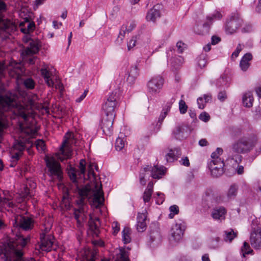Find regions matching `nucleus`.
<instances>
[{
	"instance_id": "57",
	"label": "nucleus",
	"mask_w": 261,
	"mask_h": 261,
	"mask_svg": "<svg viewBox=\"0 0 261 261\" xmlns=\"http://www.w3.org/2000/svg\"><path fill=\"white\" fill-rule=\"evenodd\" d=\"M226 98V94L224 91L220 92L218 95V98L220 101H224Z\"/></svg>"
},
{
	"instance_id": "55",
	"label": "nucleus",
	"mask_w": 261,
	"mask_h": 261,
	"mask_svg": "<svg viewBox=\"0 0 261 261\" xmlns=\"http://www.w3.org/2000/svg\"><path fill=\"white\" fill-rule=\"evenodd\" d=\"M112 228L114 230V233L117 234L120 230L118 223L117 222H113L112 224Z\"/></svg>"
},
{
	"instance_id": "1",
	"label": "nucleus",
	"mask_w": 261,
	"mask_h": 261,
	"mask_svg": "<svg viewBox=\"0 0 261 261\" xmlns=\"http://www.w3.org/2000/svg\"><path fill=\"white\" fill-rule=\"evenodd\" d=\"M36 107L35 99L29 100V104L18 103L13 98L8 96H0V143L3 139V131L7 126V116L4 112L12 111L14 114L21 117L25 122L31 113V109Z\"/></svg>"
},
{
	"instance_id": "27",
	"label": "nucleus",
	"mask_w": 261,
	"mask_h": 261,
	"mask_svg": "<svg viewBox=\"0 0 261 261\" xmlns=\"http://www.w3.org/2000/svg\"><path fill=\"white\" fill-rule=\"evenodd\" d=\"M252 59V56L250 53H247L242 57L240 62L241 69L245 71L250 66V61Z\"/></svg>"
},
{
	"instance_id": "30",
	"label": "nucleus",
	"mask_w": 261,
	"mask_h": 261,
	"mask_svg": "<svg viewBox=\"0 0 261 261\" xmlns=\"http://www.w3.org/2000/svg\"><path fill=\"white\" fill-rule=\"evenodd\" d=\"M99 219L95 218V219H93L90 217L89 221V226L90 229L93 232V234L97 236L99 233Z\"/></svg>"
},
{
	"instance_id": "15",
	"label": "nucleus",
	"mask_w": 261,
	"mask_h": 261,
	"mask_svg": "<svg viewBox=\"0 0 261 261\" xmlns=\"http://www.w3.org/2000/svg\"><path fill=\"white\" fill-rule=\"evenodd\" d=\"M15 223L17 226L28 230L33 228L34 222L32 218L22 215H17L15 218Z\"/></svg>"
},
{
	"instance_id": "63",
	"label": "nucleus",
	"mask_w": 261,
	"mask_h": 261,
	"mask_svg": "<svg viewBox=\"0 0 261 261\" xmlns=\"http://www.w3.org/2000/svg\"><path fill=\"white\" fill-rule=\"evenodd\" d=\"M54 28L56 29H59L60 26L62 25L61 22H58L57 21H54L53 22Z\"/></svg>"
},
{
	"instance_id": "61",
	"label": "nucleus",
	"mask_w": 261,
	"mask_h": 261,
	"mask_svg": "<svg viewBox=\"0 0 261 261\" xmlns=\"http://www.w3.org/2000/svg\"><path fill=\"white\" fill-rule=\"evenodd\" d=\"M198 144L200 146L202 147L206 146L208 144V142L205 139H202L200 140L199 141Z\"/></svg>"
},
{
	"instance_id": "64",
	"label": "nucleus",
	"mask_w": 261,
	"mask_h": 261,
	"mask_svg": "<svg viewBox=\"0 0 261 261\" xmlns=\"http://www.w3.org/2000/svg\"><path fill=\"white\" fill-rule=\"evenodd\" d=\"M70 177L73 182H76V173L74 171L72 172L71 175H70Z\"/></svg>"
},
{
	"instance_id": "21",
	"label": "nucleus",
	"mask_w": 261,
	"mask_h": 261,
	"mask_svg": "<svg viewBox=\"0 0 261 261\" xmlns=\"http://www.w3.org/2000/svg\"><path fill=\"white\" fill-rule=\"evenodd\" d=\"M114 118L115 116H113L112 114L111 116L106 115V117L102 121V128L103 132L107 135H110L111 134Z\"/></svg>"
},
{
	"instance_id": "16",
	"label": "nucleus",
	"mask_w": 261,
	"mask_h": 261,
	"mask_svg": "<svg viewBox=\"0 0 261 261\" xmlns=\"http://www.w3.org/2000/svg\"><path fill=\"white\" fill-rule=\"evenodd\" d=\"M185 228V223L182 220L176 222L173 226L171 229V235L175 241H178L182 238Z\"/></svg>"
},
{
	"instance_id": "18",
	"label": "nucleus",
	"mask_w": 261,
	"mask_h": 261,
	"mask_svg": "<svg viewBox=\"0 0 261 261\" xmlns=\"http://www.w3.org/2000/svg\"><path fill=\"white\" fill-rule=\"evenodd\" d=\"M162 9V6L157 4L150 9L146 16V19L147 21L154 22L157 19L161 17V11Z\"/></svg>"
},
{
	"instance_id": "7",
	"label": "nucleus",
	"mask_w": 261,
	"mask_h": 261,
	"mask_svg": "<svg viewBox=\"0 0 261 261\" xmlns=\"http://www.w3.org/2000/svg\"><path fill=\"white\" fill-rule=\"evenodd\" d=\"M256 142L257 140L255 138H241L232 145V151L239 154L247 152L252 149Z\"/></svg>"
},
{
	"instance_id": "54",
	"label": "nucleus",
	"mask_w": 261,
	"mask_h": 261,
	"mask_svg": "<svg viewBox=\"0 0 261 261\" xmlns=\"http://www.w3.org/2000/svg\"><path fill=\"white\" fill-rule=\"evenodd\" d=\"M242 50V47L240 44H239L237 46L236 50L232 54L231 58H236L239 56V53Z\"/></svg>"
},
{
	"instance_id": "58",
	"label": "nucleus",
	"mask_w": 261,
	"mask_h": 261,
	"mask_svg": "<svg viewBox=\"0 0 261 261\" xmlns=\"http://www.w3.org/2000/svg\"><path fill=\"white\" fill-rule=\"evenodd\" d=\"M220 40H221V39L220 37L216 36H212V37L211 38V43L213 45H215V44L218 43L220 41Z\"/></svg>"
},
{
	"instance_id": "9",
	"label": "nucleus",
	"mask_w": 261,
	"mask_h": 261,
	"mask_svg": "<svg viewBox=\"0 0 261 261\" xmlns=\"http://www.w3.org/2000/svg\"><path fill=\"white\" fill-rule=\"evenodd\" d=\"M17 28L15 22L8 19H4L0 15V37L2 39L8 38L16 31Z\"/></svg>"
},
{
	"instance_id": "31",
	"label": "nucleus",
	"mask_w": 261,
	"mask_h": 261,
	"mask_svg": "<svg viewBox=\"0 0 261 261\" xmlns=\"http://www.w3.org/2000/svg\"><path fill=\"white\" fill-rule=\"evenodd\" d=\"M153 182L150 181L143 193V199L144 202H148L150 200L153 192Z\"/></svg>"
},
{
	"instance_id": "37",
	"label": "nucleus",
	"mask_w": 261,
	"mask_h": 261,
	"mask_svg": "<svg viewBox=\"0 0 261 261\" xmlns=\"http://www.w3.org/2000/svg\"><path fill=\"white\" fill-rule=\"evenodd\" d=\"M237 236V233L232 229L224 231V240L226 242H231Z\"/></svg>"
},
{
	"instance_id": "23",
	"label": "nucleus",
	"mask_w": 261,
	"mask_h": 261,
	"mask_svg": "<svg viewBox=\"0 0 261 261\" xmlns=\"http://www.w3.org/2000/svg\"><path fill=\"white\" fill-rule=\"evenodd\" d=\"M41 75L44 79L45 82L49 87H54V82L51 78L52 73L49 71V67L46 65H43L40 69Z\"/></svg>"
},
{
	"instance_id": "8",
	"label": "nucleus",
	"mask_w": 261,
	"mask_h": 261,
	"mask_svg": "<svg viewBox=\"0 0 261 261\" xmlns=\"http://www.w3.org/2000/svg\"><path fill=\"white\" fill-rule=\"evenodd\" d=\"M75 143L73 134L72 133H66L64 136V140L60 147V151L63 156H61L59 153H57L58 159L63 161L65 159L70 158L72 151L71 145Z\"/></svg>"
},
{
	"instance_id": "3",
	"label": "nucleus",
	"mask_w": 261,
	"mask_h": 261,
	"mask_svg": "<svg viewBox=\"0 0 261 261\" xmlns=\"http://www.w3.org/2000/svg\"><path fill=\"white\" fill-rule=\"evenodd\" d=\"M19 129L21 131L20 136L19 140L15 141L11 151V158L16 161L19 159L27 144L31 146L32 145L33 143L30 140V138L33 137L36 133V130L28 126H25L21 123L19 124Z\"/></svg>"
},
{
	"instance_id": "12",
	"label": "nucleus",
	"mask_w": 261,
	"mask_h": 261,
	"mask_svg": "<svg viewBox=\"0 0 261 261\" xmlns=\"http://www.w3.org/2000/svg\"><path fill=\"white\" fill-rule=\"evenodd\" d=\"M39 51V47L36 41H32L30 43V46L25 48L21 53L23 60L27 61L30 64H34L35 57L33 56L37 54Z\"/></svg>"
},
{
	"instance_id": "40",
	"label": "nucleus",
	"mask_w": 261,
	"mask_h": 261,
	"mask_svg": "<svg viewBox=\"0 0 261 261\" xmlns=\"http://www.w3.org/2000/svg\"><path fill=\"white\" fill-rule=\"evenodd\" d=\"M223 153V149L221 148H217L216 150L213 152L211 155L212 157V161L211 162H214L216 163L217 162V160H221L219 156L222 154Z\"/></svg>"
},
{
	"instance_id": "51",
	"label": "nucleus",
	"mask_w": 261,
	"mask_h": 261,
	"mask_svg": "<svg viewBox=\"0 0 261 261\" xmlns=\"http://www.w3.org/2000/svg\"><path fill=\"white\" fill-rule=\"evenodd\" d=\"M178 51L179 53H182L184 49L186 48V44L181 41H178L176 43Z\"/></svg>"
},
{
	"instance_id": "24",
	"label": "nucleus",
	"mask_w": 261,
	"mask_h": 261,
	"mask_svg": "<svg viewBox=\"0 0 261 261\" xmlns=\"http://www.w3.org/2000/svg\"><path fill=\"white\" fill-rule=\"evenodd\" d=\"M74 214L77 221V227H81L86 218L84 206H81L78 209L75 210Z\"/></svg>"
},
{
	"instance_id": "4",
	"label": "nucleus",
	"mask_w": 261,
	"mask_h": 261,
	"mask_svg": "<svg viewBox=\"0 0 261 261\" xmlns=\"http://www.w3.org/2000/svg\"><path fill=\"white\" fill-rule=\"evenodd\" d=\"M78 193L81 197L78 204L83 205L85 198H88L91 206L97 208L101 205L103 202V196L101 185L95 184L94 189H91L89 186L80 189L78 188Z\"/></svg>"
},
{
	"instance_id": "2",
	"label": "nucleus",
	"mask_w": 261,
	"mask_h": 261,
	"mask_svg": "<svg viewBox=\"0 0 261 261\" xmlns=\"http://www.w3.org/2000/svg\"><path fill=\"white\" fill-rule=\"evenodd\" d=\"M29 237L17 236L14 242L5 245L0 251V255L5 261H36L34 258L22 259V248L30 242Z\"/></svg>"
},
{
	"instance_id": "48",
	"label": "nucleus",
	"mask_w": 261,
	"mask_h": 261,
	"mask_svg": "<svg viewBox=\"0 0 261 261\" xmlns=\"http://www.w3.org/2000/svg\"><path fill=\"white\" fill-rule=\"evenodd\" d=\"M179 109L180 113L185 114L186 113L188 107L183 100H180L179 102Z\"/></svg>"
},
{
	"instance_id": "38",
	"label": "nucleus",
	"mask_w": 261,
	"mask_h": 261,
	"mask_svg": "<svg viewBox=\"0 0 261 261\" xmlns=\"http://www.w3.org/2000/svg\"><path fill=\"white\" fill-rule=\"evenodd\" d=\"M115 261H130L127 252L123 249H120L119 252L116 255Z\"/></svg>"
},
{
	"instance_id": "39",
	"label": "nucleus",
	"mask_w": 261,
	"mask_h": 261,
	"mask_svg": "<svg viewBox=\"0 0 261 261\" xmlns=\"http://www.w3.org/2000/svg\"><path fill=\"white\" fill-rule=\"evenodd\" d=\"M122 239L125 244L130 242V230L128 227H125L122 231Z\"/></svg>"
},
{
	"instance_id": "22",
	"label": "nucleus",
	"mask_w": 261,
	"mask_h": 261,
	"mask_svg": "<svg viewBox=\"0 0 261 261\" xmlns=\"http://www.w3.org/2000/svg\"><path fill=\"white\" fill-rule=\"evenodd\" d=\"M35 27V23L28 18H25L24 20L20 22L19 24L21 32L25 34L32 32L34 30Z\"/></svg>"
},
{
	"instance_id": "60",
	"label": "nucleus",
	"mask_w": 261,
	"mask_h": 261,
	"mask_svg": "<svg viewBox=\"0 0 261 261\" xmlns=\"http://www.w3.org/2000/svg\"><path fill=\"white\" fill-rule=\"evenodd\" d=\"M87 92H88L87 90H85L84 93L79 98H77L76 99V100H75L76 102H81L86 96Z\"/></svg>"
},
{
	"instance_id": "32",
	"label": "nucleus",
	"mask_w": 261,
	"mask_h": 261,
	"mask_svg": "<svg viewBox=\"0 0 261 261\" xmlns=\"http://www.w3.org/2000/svg\"><path fill=\"white\" fill-rule=\"evenodd\" d=\"M242 101L245 107L250 108L253 105L254 98L253 94L250 92L245 93L243 96Z\"/></svg>"
},
{
	"instance_id": "11",
	"label": "nucleus",
	"mask_w": 261,
	"mask_h": 261,
	"mask_svg": "<svg viewBox=\"0 0 261 261\" xmlns=\"http://www.w3.org/2000/svg\"><path fill=\"white\" fill-rule=\"evenodd\" d=\"M45 162L48 168L49 174L51 176H56L61 179L62 172L60 164L53 157L46 158Z\"/></svg>"
},
{
	"instance_id": "62",
	"label": "nucleus",
	"mask_w": 261,
	"mask_h": 261,
	"mask_svg": "<svg viewBox=\"0 0 261 261\" xmlns=\"http://www.w3.org/2000/svg\"><path fill=\"white\" fill-rule=\"evenodd\" d=\"M181 162H182V164L185 166H189L190 165V162H189V159L187 157H185V158L182 159L181 160Z\"/></svg>"
},
{
	"instance_id": "34",
	"label": "nucleus",
	"mask_w": 261,
	"mask_h": 261,
	"mask_svg": "<svg viewBox=\"0 0 261 261\" xmlns=\"http://www.w3.org/2000/svg\"><path fill=\"white\" fill-rule=\"evenodd\" d=\"M212 99V96L210 94H204L203 97H199L197 99V104L198 108L203 109L205 107L206 103L208 102Z\"/></svg>"
},
{
	"instance_id": "50",
	"label": "nucleus",
	"mask_w": 261,
	"mask_h": 261,
	"mask_svg": "<svg viewBox=\"0 0 261 261\" xmlns=\"http://www.w3.org/2000/svg\"><path fill=\"white\" fill-rule=\"evenodd\" d=\"M199 118L202 121L206 122L210 120V116L207 113L203 112L200 115Z\"/></svg>"
},
{
	"instance_id": "53",
	"label": "nucleus",
	"mask_w": 261,
	"mask_h": 261,
	"mask_svg": "<svg viewBox=\"0 0 261 261\" xmlns=\"http://www.w3.org/2000/svg\"><path fill=\"white\" fill-rule=\"evenodd\" d=\"M127 27V33L130 32L136 26L134 22H128L127 24H123Z\"/></svg>"
},
{
	"instance_id": "14",
	"label": "nucleus",
	"mask_w": 261,
	"mask_h": 261,
	"mask_svg": "<svg viewBox=\"0 0 261 261\" xmlns=\"http://www.w3.org/2000/svg\"><path fill=\"white\" fill-rule=\"evenodd\" d=\"M164 84V79L160 75L152 77L147 83L148 90L150 93L156 94L160 92Z\"/></svg>"
},
{
	"instance_id": "5",
	"label": "nucleus",
	"mask_w": 261,
	"mask_h": 261,
	"mask_svg": "<svg viewBox=\"0 0 261 261\" xmlns=\"http://www.w3.org/2000/svg\"><path fill=\"white\" fill-rule=\"evenodd\" d=\"M165 168L163 166H154L153 167L146 166L141 170L140 174V182L144 186L150 175L154 179H159L164 175Z\"/></svg>"
},
{
	"instance_id": "45",
	"label": "nucleus",
	"mask_w": 261,
	"mask_h": 261,
	"mask_svg": "<svg viewBox=\"0 0 261 261\" xmlns=\"http://www.w3.org/2000/svg\"><path fill=\"white\" fill-rule=\"evenodd\" d=\"M243 256H245V254H249L252 252V250L251 249L249 244L247 242H245L243 244V246L241 249Z\"/></svg>"
},
{
	"instance_id": "36",
	"label": "nucleus",
	"mask_w": 261,
	"mask_h": 261,
	"mask_svg": "<svg viewBox=\"0 0 261 261\" xmlns=\"http://www.w3.org/2000/svg\"><path fill=\"white\" fill-rule=\"evenodd\" d=\"M180 155V151L178 149L176 148L174 150H171L166 155V160L167 162H172Z\"/></svg>"
},
{
	"instance_id": "26",
	"label": "nucleus",
	"mask_w": 261,
	"mask_h": 261,
	"mask_svg": "<svg viewBox=\"0 0 261 261\" xmlns=\"http://www.w3.org/2000/svg\"><path fill=\"white\" fill-rule=\"evenodd\" d=\"M139 74V69L138 66L137 65L132 66L128 72V77L126 80L128 83L130 85L134 84Z\"/></svg>"
},
{
	"instance_id": "6",
	"label": "nucleus",
	"mask_w": 261,
	"mask_h": 261,
	"mask_svg": "<svg viewBox=\"0 0 261 261\" xmlns=\"http://www.w3.org/2000/svg\"><path fill=\"white\" fill-rule=\"evenodd\" d=\"M261 218L253 219L251 224L250 242L255 249H261Z\"/></svg>"
},
{
	"instance_id": "35",
	"label": "nucleus",
	"mask_w": 261,
	"mask_h": 261,
	"mask_svg": "<svg viewBox=\"0 0 261 261\" xmlns=\"http://www.w3.org/2000/svg\"><path fill=\"white\" fill-rule=\"evenodd\" d=\"M187 129L184 126H177L173 131V134L178 139H181L186 137L185 130Z\"/></svg>"
},
{
	"instance_id": "41",
	"label": "nucleus",
	"mask_w": 261,
	"mask_h": 261,
	"mask_svg": "<svg viewBox=\"0 0 261 261\" xmlns=\"http://www.w3.org/2000/svg\"><path fill=\"white\" fill-rule=\"evenodd\" d=\"M125 145V141L120 138L118 137L115 143V148L117 150L120 151L124 147Z\"/></svg>"
},
{
	"instance_id": "19",
	"label": "nucleus",
	"mask_w": 261,
	"mask_h": 261,
	"mask_svg": "<svg viewBox=\"0 0 261 261\" xmlns=\"http://www.w3.org/2000/svg\"><path fill=\"white\" fill-rule=\"evenodd\" d=\"M224 163L221 160H217L216 163L211 162L209 164V168L212 175L214 177H219L223 173Z\"/></svg>"
},
{
	"instance_id": "28",
	"label": "nucleus",
	"mask_w": 261,
	"mask_h": 261,
	"mask_svg": "<svg viewBox=\"0 0 261 261\" xmlns=\"http://www.w3.org/2000/svg\"><path fill=\"white\" fill-rule=\"evenodd\" d=\"M13 197L9 193H4V196L0 199V205L8 206L9 207H13L15 205L13 200Z\"/></svg>"
},
{
	"instance_id": "17",
	"label": "nucleus",
	"mask_w": 261,
	"mask_h": 261,
	"mask_svg": "<svg viewBox=\"0 0 261 261\" xmlns=\"http://www.w3.org/2000/svg\"><path fill=\"white\" fill-rule=\"evenodd\" d=\"M54 237L51 235L41 234L39 248L42 251H50L54 242Z\"/></svg>"
},
{
	"instance_id": "43",
	"label": "nucleus",
	"mask_w": 261,
	"mask_h": 261,
	"mask_svg": "<svg viewBox=\"0 0 261 261\" xmlns=\"http://www.w3.org/2000/svg\"><path fill=\"white\" fill-rule=\"evenodd\" d=\"M34 145L36 146V148L40 151H44L45 149L44 142L42 140H37L35 143Z\"/></svg>"
},
{
	"instance_id": "13",
	"label": "nucleus",
	"mask_w": 261,
	"mask_h": 261,
	"mask_svg": "<svg viewBox=\"0 0 261 261\" xmlns=\"http://www.w3.org/2000/svg\"><path fill=\"white\" fill-rule=\"evenodd\" d=\"M117 95L116 93H112L103 106V110L106 115L115 116V110L117 105Z\"/></svg>"
},
{
	"instance_id": "56",
	"label": "nucleus",
	"mask_w": 261,
	"mask_h": 261,
	"mask_svg": "<svg viewBox=\"0 0 261 261\" xmlns=\"http://www.w3.org/2000/svg\"><path fill=\"white\" fill-rule=\"evenodd\" d=\"M206 61L204 58H200L198 61V65L200 68H203L205 66Z\"/></svg>"
},
{
	"instance_id": "46",
	"label": "nucleus",
	"mask_w": 261,
	"mask_h": 261,
	"mask_svg": "<svg viewBox=\"0 0 261 261\" xmlns=\"http://www.w3.org/2000/svg\"><path fill=\"white\" fill-rule=\"evenodd\" d=\"M170 213L169 215V217L171 219L173 218L175 215L179 213V208L176 205H173L169 207Z\"/></svg>"
},
{
	"instance_id": "52",
	"label": "nucleus",
	"mask_w": 261,
	"mask_h": 261,
	"mask_svg": "<svg viewBox=\"0 0 261 261\" xmlns=\"http://www.w3.org/2000/svg\"><path fill=\"white\" fill-rule=\"evenodd\" d=\"M54 86L55 88L58 89L61 93H63L64 91V87L63 84L59 81H57L55 84L54 83Z\"/></svg>"
},
{
	"instance_id": "59",
	"label": "nucleus",
	"mask_w": 261,
	"mask_h": 261,
	"mask_svg": "<svg viewBox=\"0 0 261 261\" xmlns=\"http://www.w3.org/2000/svg\"><path fill=\"white\" fill-rule=\"evenodd\" d=\"M156 195L159 197V199L157 200L156 202L158 204L162 203L164 200V194L158 192L156 193Z\"/></svg>"
},
{
	"instance_id": "47",
	"label": "nucleus",
	"mask_w": 261,
	"mask_h": 261,
	"mask_svg": "<svg viewBox=\"0 0 261 261\" xmlns=\"http://www.w3.org/2000/svg\"><path fill=\"white\" fill-rule=\"evenodd\" d=\"M24 85L27 88L32 89L34 88L35 82L31 78H28L23 82Z\"/></svg>"
},
{
	"instance_id": "25",
	"label": "nucleus",
	"mask_w": 261,
	"mask_h": 261,
	"mask_svg": "<svg viewBox=\"0 0 261 261\" xmlns=\"http://www.w3.org/2000/svg\"><path fill=\"white\" fill-rule=\"evenodd\" d=\"M146 212L138 213L137 217V229L140 232L144 231L146 228Z\"/></svg>"
},
{
	"instance_id": "42",
	"label": "nucleus",
	"mask_w": 261,
	"mask_h": 261,
	"mask_svg": "<svg viewBox=\"0 0 261 261\" xmlns=\"http://www.w3.org/2000/svg\"><path fill=\"white\" fill-rule=\"evenodd\" d=\"M127 32V27L126 25H122L119 33V35L118 36V41H120L121 42L125 37V34Z\"/></svg>"
},
{
	"instance_id": "49",
	"label": "nucleus",
	"mask_w": 261,
	"mask_h": 261,
	"mask_svg": "<svg viewBox=\"0 0 261 261\" xmlns=\"http://www.w3.org/2000/svg\"><path fill=\"white\" fill-rule=\"evenodd\" d=\"M86 162L84 160H81L80 161V165H79V169L80 172L81 174H84L86 171L85 168Z\"/></svg>"
},
{
	"instance_id": "10",
	"label": "nucleus",
	"mask_w": 261,
	"mask_h": 261,
	"mask_svg": "<svg viewBox=\"0 0 261 261\" xmlns=\"http://www.w3.org/2000/svg\"><path fill=\"white\" fill-rule=\"evenodd\" d=\"M222 17V14L218 12L215 11L211 15L206 17V22L202 25L198 26L195 30V32L199 35H205L208 33L211 24L215 20L220 19Z\"/></svg>"
},
{
	"instance_id": "44",
	"label": "nucleus",
	"mask_w": 261,
	"mask_h": 261,
	"mask_svg": "<svg viewBox=\"0 0 261 261\" xmlns=\"http://www.w3.org/2000/svg\"><path fill=\"white\" fill-rule=\"evenodd\" d=\"M137 36H133L127 42V49L130 50L131 49L133 48L136 44V42L137 41Z\"/></svg>"
},
{
	"instance_id": "33",
	"label": "nucleus",
	"mask_w": 261,
	"mask_h": 261,
	"mask_svg": "<svg viewBox=\"0 0 261 261\" xmlns=\"http://www.w3.org/2000/svg\"><path fill=\"white\" fill-rule=\"evenodd\" d=\"M238 189V187L236 185L233 184L231 185L227 192L226 198L224 197L222 201H225L227 200L234 198L237 196Z\"/></svg>"
},
{
	"instance_id": "29",
	"label": "nucleus",
	"mask_w": 261,
	"mask_h": 261,
	"mask_svg": "<svg viewBox=\"0 0 261 261\" xmlns=\"http://www.w3.org/2000/svg\"><path fill=\"white\" fill-rule=\"evenodd\" d=\"M226 213V210L224 207L221 206L215 208L212 212V217L216 220L224 219Z\"/></svg>"
},
{
	"instance_id": "20",
	"label": "nucleus",
	"mask_w": 261,
	"mask_h": 261,
	"mask_svg": "<svg viewBox=\"0 0 261 261\" xmlns=\"http://www.w3.org/2000/svg\"><path fill=\"white\" fill-rule=\"evenodd\" d=\"M242 20L238 17H233L227 23L226 32L227 34H232L235 33L237 30L240 27Z\"/></svg>"
}]
</instances>
